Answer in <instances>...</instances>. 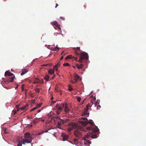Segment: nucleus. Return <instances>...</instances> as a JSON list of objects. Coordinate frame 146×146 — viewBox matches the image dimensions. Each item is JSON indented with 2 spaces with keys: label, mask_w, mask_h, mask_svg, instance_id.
Masks as SVG:
<instances>
[{
  "label": "nucleus",
  "mask_w": 146,
  "mask_h": 146,
  "mask_svg": "<svg viewBox=\"0 0 146 146\" xmlns=\"http://www.w3.org/2000/svg\"><path fill=\"white\" fill-rule=\"evenodd\" d=\"M73 49L74 50L75 54L77 56H79L80 58L78 61V62L82 63L83 60L88 59V54L80 50V47H74Z\"/></svg>",
  "instance_id": "1"
},
{
  "label": "nucleus",
  "mask_w": 146,
  "mask_h": 146,
  "mask_svg": "<svg viewBox=\"0 0 146 146\" xmlns=\"http://www.w3.org/2000/svg\"><path fill=\"white\" fill-rule=\"evenodd\" d=\"M32 137L31 134L29 133H26L25 134L24 139H22V142L23 144H25L26 143H30L31 141Z\"/></svg>",
  "instance_id": "2"
},
{
  "label": "nucleus",
  "mask_w": 146,
  "mask_h": 146,
  "mask_svg": "<svg viewBox=\"0 0 146 146\" xmlns=\"http://www.w3.org/2000/svg\"><path fill=\"white\" fill-rule=\"evenodd\" d=\"M98 136L96 135L93 134L92 133L90 132L87 133L84 137V139L85 140H86V138H89L90 137L93 138H96Z\"/></svg>",
  "instance_id": "3"
},
{
  "label": "nucleus",
  "mask_w": 146,
  "mask_h": 146,
  "mask_svg": "<svg viewBox=\"0 0 146 146\" xmlns=\"http://www.w3.org/2000/svg\"><path fill=\"white\" fill-rule=\"evenodd\" d=\"M69 121L68 119L64 120L61 119H58L57 120V126L59 128H61L60 126L61 125L63 124L65 122Z\"/></svg>",
  "instance_id": "4"
},
{
  "label": "nucleus",
  "mask_w": 146,
  "mask_h": 146,
  "mask_svg": "<svg viewBox=\"0 0 146 146\" xmlns=\"http://www.w3.org/2000/svg\"><path fill=\"white\" fill-rule=\"evenodd\" d=\"M81 120L82 121H80L79 123L82 126H86L88 124V119L87 118L85 117L81 118Z\"/></svg>",
  "instance_id": "5"
},
{
  "label": "nucleus",
  "mask_w": 146,
  "mask_h": 146,
  "mask_svg": "<svg viewBox=\"0 0 146 146\" xmlns=\"http://www.w3.org/2000/svg\"><path fill=\"white\" fill-rule=\"evenodd\" d=\"M74 134L75 136L78 138H81L82 136L81 131L78 129L75 130Z\"/></svg>",
  "instance_id": "6"
},
{
  "label": "nucleus",
  "mask_w": 146,
  "mask_h": 146,
  "mask_svg": "<svg viewBox=\"0 0 146 146\" xmlns=\"http://www.w3.org/2000/svg\"><path fill=\"white\" fill-rule=\"evenodd\" d=\"M68 125L70 128H72V129L77 127L78 126V125L74 123H69Z\"/></svg>",
  "instance_id": "7"
},
{
  "label": "nucleus",
  "mask_w": 146,
  "mask_h": 146,
  "mask_svg": "<svg viewBox=\"0 0 146 146\" xmlns=\"http://www.w3.org/2000/svg\"><path fill=\"white\" fill-rule=\"evenodd\" d=\"M74 58L76 61H77L78 58L77 57H73L71 55L67 56L66 58L65 59L67 60L68 59H72Z\"/></svg>",
  "instance_id": "8"
},
{
  "label": "nucleus",
  "mask_w": 146,
  "mask_h": 146,
  "mask_svg": "<svg viewBox=\"0 0 146 146\" xmlns=\"http://www.w3.org/2000/svg\"><path fill=\"white\" fill-rule=\"evenodd\" d=\"M62 141H65L68 138V136L67 135L64 134V133H62Z\"/></svg>",
  "instance_id": "9"
},
{
  "label": "nucleus",
  "mask_w": 146,
  "mask_h": 146,
  "mask_svg": "<svg viewBox=\"0 0 146 146\" xmlns=\"http://www.w3.org/2000/svg\"><path fill=\"white\" fill-rule=\"evenodd\" d=\"M41 118H35L33 121V123L34 124H36L38 122L40 119Z\"/></svg>",
  "instance_id": "10"
},
{
  "label": "nucleus",
  "mask_w": 146,
  "mask_h": 146,
  "mask_svg": "<svg viewBox=\"0 0 146 146\" xmlns=\"http://www.w3.org/2000/svg\"><path fill=\"white\" fill-rule=\"evenodd\" d=\"M5 76H12L13 74L7 71L5 72Z\"/></svg>",
  "instance_id": "11"
},
{
  "label": "nucleus",
  "mask_w": 146,
  "mask_h": 146,
  "mask_svg": "<svg viewBox=\"0 0 146 146\" xmlns=\"http://www.w3.org/2000/svg\"><path fill=\"white\" fill-rule=\"evenodd\" d=\"M64 111L66 113H68L70 111V109L67 106V104H66L64 107Z\"/></svg>",
  "instance_id": "12"
},
{
  "label": "nucleus",
  "mask_w": 146,
  "mask_h": 146,
  "mask_svg": "<svg viewBox=\"0 0 146 146\" xmlns=\"http://www.w3.org/2000/svg\"><path fill=\"white\" fill-rule=\"evenodd\" d=\"M15 78V76H14L13 77H11L9 78L7 80V82L9 83L10 82H13L14 79Z\"/></svg>",
  "instance_id": "13"
},
{
  "label": "nucleus",
  "mask_w": 146,
  "mask_h": 146,
  "mask_svg": "<svg viewBox=\"0 0 146 146\" xmlns=\"http://www.w3.org/2000/svg\"><path fill=\"white\" fill-rule=\"evenodd\" d=\"M58 110L56 111V113L58 115L60 114L61 110H62V107H58Z\"/></svg>",
  "instance_id": "14"
},
{
  "label": "nucleus",
  "mask_w": 146,
  "mask_h": 146,
  "mask_svg": "<svg viewBox=\"0 0 146 146\" xmlns=\"http://www.w3.org/2000/svg\"><path fill=\"white\" fill-rule=\"evenodd\" d=\"M87 111L85 110V111H84L82 113V116H85L86 117L89 116V113H87Z\"/></svg>",
  "instance_id": "15"
},
{
  "label": "nucleus",
  "mask_w": 146,
  "mask_h": 146,
  "mask_svg": "<svg viewBox=\"0 0 146 146\" xmlns=\"http://www.w3.org/2000/svg\"><path fill=\"white\" fill-rule=\"evenodd\" d=\"M74 78H75L74 80H75V82H76L79 78L80 76L78 75L75 74L74 76Z\"/></svg>",
  "instance_id": "16"
},
{
  "label": "nucleus",
  "mask_w": 146,
  "mask_h": 146,
  "mask_svg": "<svg viewBox=\"0 0 146 146\" xmlns=\"http://www.w3.org/2000/svg\"><path fill=\"white\" fill-rule=\"evenodd\" d=\"M27 72V69H23L21 73V75H24Z\"/></svg>",
  "instance_id": "17"
},
{
  "label": "nucleus",
  "mask_w": 146,
  "mask_h": 146,
  "mask_svg": "<svg viewBox=\"0 0 146 146\" xmlns=\"http://www.w3.org/2000/svg\"><path fill=\"white\" fill-rule=\"evenodd\" d=\"M91 106H90L89 103H88L86 106V108L85 109V110L87 111H88L89 110V107H91Z\"/></svg>",
  "instance_id": "18"
},
{
  "label": "nucleus",
  "mask_w": 146,
  "mask_h": 146,
  "mask_svg": "<svg viewBox=\"0 0 146 146\" xmlns=\"http://www.w3.org/2000/svg\"><path fill=\"white\" fill-rule=\"evenodd\" d=\"M50 78L49 76L48 75H46L44 77V79L46 80L47 81H48Z\"/></svg>",
  "instance_id": "19"
},
{
  "label": "nucleus",
  "mask_w": 146,
  "mask_h": 146,
  "mask_svg": "<svg viewBox=\"0 0 146 146\" xmlns=\"http://www.w3.org/2000/svg\"><path fill=\"white\" fill-rule=\"evenodd\" d=\"M76 66L77 68L79 69L82 68L83 66V65L82 64H81L80 65H78V64H77L76 65Z\"/></svg>",
  "instance_id": "20"
},
{
  "label": "nucleus",
  "mask_w": 146,
  "mask_h": 146,
  "mask_svg": "<svg viewBox=\"0 0 146 146\" xmlns=\"http://www.w3.org/2000/svg\"><path fill=\"white\" fill-rule=\"evenodd\" d=\"M57 45H56V46L54 48H53L52 49V50L54 51H57L58 50L59 48L57 47Z\"/></svg>",
  "instance_id": "21"
},
{
  "label": "nucleus",
  "mask_w": 146,
  "mask_h": 146,
  "mask_svg": "<svg viewBox=\"0 0 146 146\" xmlns=\"http://www.w3.org/2000/svg\"><path fill=\"white\" fill-rule=\"evenodd\" d=\"M53 23L54 25L58 27H59V25H58V23L56 21H54L53 22Z\"/></svg>",
  "instance_id": "22"
},
{
  "label": "nucleus",
  "mask_w": 146,
  "mask_h": 146,
  "mask_svg": "<svg viewBox=\"0 0 146 146\" xmlns=\"http://www.w3.org/2000/svg\"><path fill=\"white\" fill-rule=\"evenodd\" d=\"M90 123V124L91 125V126L93 125H94V124L93 123V122H92V120H90L89 121H88V123Z\"/></svg>",
  "instance_id": "23"
},
{
  "label": "nucleus",
  "mask_w": 146,
  "mask_h": 146,
  "mask_svg": "<svg viewBox=\"0 0 146 146\" xmlns=\"http://www.w3.org/2000/svg\"><path fill=\"white\" fill-rule=\"evenodd\" d=\"M60 63L59 62L54 67L55 68H58L60 66Z\"/></svg>",
  "instance_id": "24"
},
{
  "label": "nucleus",
  "mask_w": 146,
  "mask_h": 146,
  "mask_svg": "<svg viewBox=\"0 0 146 146\" xmlns=\"http://www.w3.org/2000/svg\"><path fill=\"white\" fill-rule=\"evenodd\" d=\"M54 71H52V69H49V70H48V73L50 74H53L54 73Z\"/></svg>",
  "instance_id": "25"
},
{
  "label": "nucleus",
  "mask_w": 146,
  "mask_h": 146,
  "mask_svg": "<svg viewBox=\"0 0 146 146\" xmlns=\"http://www.w3.org/2000/svg\"><path fill=\"white\" fill-rule=\"evenodd\" d=\"M28 106V105H25L24 106H23L22 107H21V109L22 110H25V108L27 107Z\"/></svg>",
  "instance_id": "26"
},
{
  "label": "nucleus",
  "mask_w": 146,
  "mask_h": 146,
  "mask_svg": "<svg viewBox=\"0 0 146 146\" xmlns=\"http://www.w3.org/2000/svg\"><path fill=\"white\" fill-rule=\"evenodd\" d=\"M23 143L22 142V139L21 140V141H19L18 142V143L17 145V146H22V144Z\"/></svg>",
  "instance_id": "27"
},
{
  "label": "nucleus",
  "mask_w": 146,
  "mask_h": 146,
  "mask_svg": "<svg viewBox=\"0 0 146 146\" xmlns=\"http://www.w3.org/2000/svg\"><path fill=\"white\" fill-rule=\"evenodd\" d=\"M99 131V129L97 127H96V128L94 129V131L95 133H96L98 132Z\"/></svg>",
  "instance_id": "28"
},
{
  "label": "nucleus",
  "mask_w": 146,
  "mask_h": 146,
  "mask_svg": "<svg viewBox=\"0 0 146 146\" xmlns=\"http://www.w3.org/2000/svg\"><path fill=\"white\" fill-rule=\"evenodd\" d=\"M58 119H60L59 118V116L58 115L55 116V119H54V121H57V120Z\"/></svg>",
  "instance_id": "29"
},
{
  "label": "nucleus",
  "mask_w": 146,
  "mask_h": 146,
  "mask_svg": "<svg viewBox=\"0 0 146 146\" xmlns=\"http://www.w3.org/2000/svg\"><path fill=\"white\" fill-rule=\"evenodd\" d=\"M35 80L34 82V84L38 83V79L37 78H35Z\"/></svg>",
  "instance_id": "30"
},
{
  "label": "nucleus",
  "mask_w": 146,
  "mask_h": 146,
  "mask_svg": "<svg viewBox=\"0 0 146 146\" xmlns=\"http://www.w3.org/2000/svg\"><path fill=\"white\" fill-rule=\"evenodd\" d=\"M51 65V64L49 63L48 64H43L42 65H41V66H48V65Z\"/></svg>",
  "instance_id": "31"
},
{
  "label": "nucleus",
  "mask_w": 146,
  "mask_h": 146,
  "mask_svg": "<svg viewBox=\"0 0 146 146\" xmlns=\"http://www.w3.org/2000/svg\"><path fill=\"white\" fill-rule=\"evenodd\" d=\"M37 109V107H35L34 108H33V109H31L30 110V111H31V112L32 111L36 110Z\"/></svg>",
  "instance_id": "32"
},
{
  "label": "nucleus",
  "mask_w": 146,
  "mask_h": 146,
  "mask_svg": "<svg viewBox=\"0 0 146 146\" xmlns=\"http://www.w3.org/2000/svg\"><path fill=\"white\" fill-rule=\"evenodd\" d=\"M63 66H70V64L69 63H66L64 64H63Z\"/></svg>",
  "instance_id": "33"
},
{
  "label": "nucleus",
  "mask_w": 146,
  "mask_h": 146,
  "mask_svg": "<svg viewBox=\"0 0 146 146\" xmlns=\"http://www.w3.org/2000/svg\"><path fill=\"white\" fill-rule=\"evenodd\" d=\"M100 102V101L97 100V101H96V102L95 103V106H96L98 104H99Z\"/></svg>",
  "instance_id": "34"
},
{
  "label": "nucleus",
  "mask_w": 146,
  "mask_h": 146,
  "mask_svg": "<svg viewBox=\"0 0 146 146\" xmlns=\"http://www.w3.org/2000/svg\"><path fill=\"white\" fill-rule=\"evenodd\" d=\"M73 129H72V128H70L69 127L67 129V130L69 132H70L71 131H72Z\"/></svg>",
  "instance_id": "35"
},
{
  "label": "nucleus",
  "mask_w": 146,
  "mask_h": 146,
  "mask_svg": "<svg viewBox=\"0 0 146 146\" xmlns=\"http://www.w3.org/2000/svg\"><path fill=\"white\" fill-rule=\"evenodd\" d=\"M81 100V98L80 97H78L77 98V100L78 102H80Z\"/></svg>",
  "instance_id": "36"
},
{
  "label": "nucleus",
  "mask_w": 146,
  "mask_h": 146,
  "mask_svg": "<svg viewBox=\"0 0 146 146\" xmlns=\"http://www.w3.org/2000/svg\"><path fill=\"white\" fill-rule=\"evenodd\" d=\"M35 91L38 93H39L40 92V90L39 88H37L35 90Z\"/></svg>",
  "instance_id": "37"
},
{
  "label": "nucleus",
  "mask_w": 146,
  "mask_h": 146,
  "mask_svg": "<svg viewBox=\"0 0 146 146\" xmlns=\"http://www.w3.org/2000/svg\"><path fill=\"white\" fill-rule=\"evenodd\" d=\"M44 133V131H42V132H39V133H38V135H41V134H42V133Z\"/></svg>",
  "instance_id": "38"
},
{
  "label": "nucleus",
  "mask_w": 146,
  "mask_h": 146,
  "mask_svg": "<svg viewBox=\"0 0 146 146\" xmlns=\"http://www.w3.org/2000/svg\"><path fill=\"white\" fill-rule=\"evenodd\" d=\"M41 105V104H37V106L36 107H37V108H38L40 107Z\"/></svg>",
  "instance_id": "39"
},
{
  "label": "nucleus",
  "mask_w": 146,
  "mask_h": 146,
  "mask_svg": "<svg viewBox=\"0 0 146 146\" xmlns=\"http://www.w3.org/2000/svg\"><path fill=\"white\" fill-rule=\"evenodd\" d=\"M7 129L6 128H4L3 129V130L4 131L5 133H8V132H6V131L7 130Z\"/></svg>",
  "instance_id": "40"
},
{
  "label": "nucleus",
  "mask_w": 146,
  "mask_h": 146,
  "mask_svg": "<svg viewBox=\"0 0 146 146\" xmlns=\"http://www.w3.org/2000/svg\"><path fill=\"white\" fill-rule=\"evenodd\" d=\"M17 111L16 110H13L12 111V113H13V115H15L17 113Z\"/></svg>",
  "instance_id": "41"
},
{
  "label": "nucleus",
  "mask_w": 146,
  "mask_h": 146,
  "mask_svg": "<svg viewBox=\"0 0 146 146\" xmlns=\"http://www.w3.org/2000/svg\"><path fill=\"white\" fill-rule=\"evenodd\" d=\"M86 143H88L90 144L91 143L90 142V141L89 140H86Z\"/></svg>",
  "instance_id": "42"
},
{
  "label": "nucleus",
  "mask_w": 146,
  "mask_h": 146,
  "mask_svg": "<svg viewBox=\"0 0 146 146\" xmlns=\"http://www.w3.org/2000/svg\"><path fill=\"white\" fill-rule=\"evenodd\" d=\"M101 107V106L100 105H97V110L100 109Z\"/></svg>",
  "instance_id": "43"
},
{
  "label": "nucleus",
  "mask_w": 146,
  "mask_h": 146,
  "mask_svg": "<svg viewBox=\"0 0 146 146\" xmlns=\"http://www.w3.org/2000/svg\"><path fill=\"white\" fill-rule=\"evenodd\" d=\"M68 90L70 92L72 91L73 90L72 88L71 87H69L68 89Z\"/></svg>",
  "instance_id": "44"
},
{
  "label": "nucleus",
  "mask_w": 146,
  "mask_h": 146,
  "mask_svg": "<svg viewBox=\"0 0 146 146\" xmlns=\"http://www.w3.org/2000/svg\"><path fill=\"white\" fill-rule=\"evenodd\" d=\"M74 142V143L73 144H75V145H77V144H78V141H75V142Z\"/></svg>",
  "instance_id": "45"
},
{
  "label": "nucleus",
  "mask_w": 146,
  "mask_h": 146,
  "mask_svg": "<svg viewBox=\"0 0 146 146\" xmlns=\"http://www.w3.org/2000/svg\"><path fill=\"white\" fill-rule=\"evenodd\" d=\"M56 102L55 101H52L51 104H54Z\"/></svg>",
  "instance_id": "46"
},
{
  "label": "nucleus",
  "mask_w": 146,
  "mask_h": 146,
  "mask_svg": "<svg viewBox=\"0 0 146 146\" xmlns=\"http://www.w3.org/2000/svg\"><path fill=\"white\" fill-rule=\"evenodd\" d=\"M58 35H60L61 34L59 33H56L54 34V35L56 36H57Z\"/></svg>",
  "instance_id": "47"
},
{
  "label": "nucleus",
  "mask_w": 146,
  "mask_h": 146,
  "mask_svg": "<svg viewBox=\"0 0 146 146\" xmlns=\"http://www.w3.org/2000/svg\"><path fill=\"white\" fill-rule=\"evenodd\" d=\"M60 18L63 20H65V18L63 17H60Z\"/></svg>",
  "instance_id": "48"
},
{
  "label": "nucleus",
  "mask_w": 146,
  "mask_h": 146,
  "mask_svg": "<svg viewBox=\"0 0 146 146\" xmlns=\"http://www.w3.org/2000/svg\"><path fill=\"white\" fill-rule=\"evenodd\" d=\"M75 141H78V139L76 138H75L73 139V142H75Z\"/></svg>",
  "instance_id": "49"
},
{
  "label": "nucleus",
  "mask_w": 146,
  "mask_h": 146,
  "mask_svg": "<svg viewBox=\"0 0 146 146\" xmlns=\"http://www.w3.org/2000/svg\"><path fill=\"white\" fill-rule=\"evenodd\" d=\"M59 106V104H57L56 106V108H57V109H58V107H60V106Z\"/></svg>",
  "instance_id": "50"
},
{
  "label": "nucleus",
  "mask_w": 146,
  "mask_h": 146,
  "mask_svg": "<svg viewBox=\"0 0 146 146\" xmlns=\"http://www.w3.org/2000/svg\"><path fill=\"white\" fill-rule=\"evenodd\" d=\"M71 82L72 84H74V83H75V82L73 81V80H71Z\"/></svg>",
  "instance_id": "51"
},
{
  "label": "nucleus",
  "mask_w": 146,
  "mask_h": 146,
  "mask_svg": "<svg viewBox=\"0 0 146 146\" xmlns=\"http://www.w3.org/2000/svg\"><path fill=\"white\" fill-rule=\"evenodd\" d=\"M56 5L55 6V8H56L58 6V5L57 3H56Z\"/></svg>",
  "instance_id": "52"
},
{
  "label": "nucleus",
  "mask_w": 146,
  "mask_h": 146,
  "mask_svg": "<svg viewBox=\"0 0 146 146\" xmlns=\"http://www.w3.org/2000/svg\"><path fill=\"white\" fill-rule=\"evenodd\" d=\"M58 68H54V69H56V71H58Z\"/></svg>",
  "instance_id": "53"
},
{
  "label": "nucleus",
  "mask_w": 146,
  "mask_h": 146,
  "mask_svg": "<svg viewBox=\"0 0 146 146\" xmlns=\"http://www.w3.org/2000/svg\"><path fill=\"white\" fill-rule=\"evenodd\" d=\"M57 91L58 92H60L61 91V90H57Z\"/></svg>",
  "instance_id": "54"
},
{
  "label": "nucleus",
  "mask_w": 146,
  "mask_h": 146,
  "mask_svg": "<svg viewBox=\"0 0 146 146\" xmlns=\"http://www.w3.org/2000/svg\"><path fill=\"white\" fill-rule=\"evenodd\" d=\"M29 119H31L32 118L31 117H28Z\"/></svg>",
  "instance_id": "55"
},
{
  "label": "nucleus",
  "mask_w": 146,
  "mask_h": 146,
  "mask_svg": "<svg viewBox=\"0 0 146 146\" xmlns=\"http://www.w3.org/2000/svg\"><path fill=\"white\" fill-rule=\"evenodd\" d=\"M63 58V56H62L60 58V60H62Z\"/></svg>",
  "instance_id": "56"
},
{
  "label": "nucleus",
  "mask_w": 146,
  "mask_h": 146,
  "mask_svg": "<svg viewBox=\"0 0 146 146\" xmlns=\"http://www.w3.org/2000/svg\"><path fill=\"white\" fill-rule=\"evenodd\" d=\"M54 75V76H53L52 77V79H53L54 78V76H55V75Z\"/></svg>",
  "instance_id": "57"
},
{
  "label": "nucleus",
  "mask_w": 146,
  "mask_h": 146,
  "mask_svg": "<svg viewBox=\"0 0 146 146\" xmlns=\"http://www.w3.org/2000/svg\"><path fill=\"white\" fill-rule=\"evenodd\" d=\"M44 131V132H48V130H45Z\"/></svg>",
  "instance_id": "58"
},
{
  "label": "nucleus",
  "mask_w": 146,
  "mask_h": 146,
  "mask_svg": "<svg viewBox=\"0 0 146 146\" xmlns=\"http://www.w3.org/2000/svg\"><path fill=\"white\" fill-rule=\"evenodd\" d=\"M62 104V106L63 107V108L64 107V104Z\"/></svg>",
  "instance_id": "59"
},
{
  "label": "nucleus",
  "mask_w": 146,
  "mask_h": 146,
  "mask_svg": "<svg viewBox=\"0 0 146 146\" xmlns=\"http://www.w3.org/2000/svg\"><path fill=\"white\" fill-rule=\"evenodd\" d=\"M40 111H41L40 110H38V113H39V112H40Z\"/></svg>",
  "instance_id": "60"
},
{
  "label": "nucleus",
  "mask_w": 146,
  "mask_h": 146,
  "mask_svg": "<svg viewBox=\"0 0 146 146\" xmlns=\"http://www.w3.org/2000/svg\"><path fill=\"white\" fill-rule=\"evenodd\" d=\"M22 91H23V90H24V88L23 86L22 87Z\"/></svg>",
  "instance_id": "61"
},
{
  "label": "nucleus",
  "mask_w": 146,
  "mask_h": 146,
  "mask_svg": "<svg viewBox=\"0 0 146 146\" xmlns=\"http://www.w3.org/2000/svg\"><path fill=\"white\" fill-rule=\"evenodd\" d=\"M53 97H52L51 98V100H53Z\"/></svg>",
  "instance_id": "62"
},
{
  "label": "nucleus",
  "mask_w": 146,
  "mask_h": 146,
  "mask_svg": "<svg viewBox=\"0 0 146 146\" xmlns=\"http://www.w3.org/2000/svg\"><path fill=\"white\" fill-rule=\"evenodd\" d=\"M19 106V105H17L16 106V107L18 108Z\"/></svg>",
  "instance_id": "63"
},
{
  "label": "nucleus",
  "mask_w": 146,
  "mask_h": 146,
  "mask_svg": "<svg viewBox=\"0 0 146 146\" xmlns=\"http://www.w3.org/2000/svg\"><path fill=\"white\" fill-rule=\"evenodd\" d=\"M42 84H43L44 83V82H43V81H42V82H41Z\"/></svg>",
  "instance_id": "64"
}]
</instances>
